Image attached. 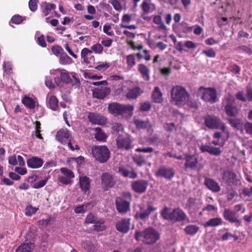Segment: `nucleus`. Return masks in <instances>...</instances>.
<instances>
[{
    "mask_svg": "<svg viewBox=\"0 0 252 252\" xmlns=\"http://www.w3.org/2000/svg\"><path fill=\"white\" fill-rule=\"evenodd\" d=\"M190 95L183 87L179 85L173 86L171 90V102L179 107L185 105L190 106Z\"/></svg>",
    "mask_w": 252,
    "mask_h": 252,
    "instance_id": "obj_1",
    "label": "nucleus"
},
{
    "mask_svg": "<svg viewBox=\"0 0 252 252\" xmlns=\"http://www.w3.org/2000/svg\"><path fill=\"white\" fill-rule=\"evenodd\" d=\"M134 237L137 241H141L147 244H152L159 239V234L154 229L148 228L143 232L136 231Z\"/></svg>",
    "mask_w": 252,
    "mask_h": 252,
    "instance_id": "obj_2",
    "label": "nucleus"
},
{
    "mask_svg": "<svg viewBox=\"0 0 252 252\" xmlns=\"http://www.w3.org/2000/svg\"><path fill=\"white\" fill-rule=\"evenodd\" d=\"M108 110L115 116L127 114L131 117L133 114L134 106L130 104L123 105L114 102L108 105Z\"/></svg>",
    "mask_w": 252,
    "mask_h": 252,
    "instance_id": "obj_3",
    "label": "nucleus"
},
{
    "mask_svg": "<svg viewBox=\"0 0 252 252\" xmlns=\"http://www.w3.org/2000/svg\"><path fill=\"white\" fill-rule=\"evenodd\" d=\"M93 157L100 163L106 162L110 157V151L105 146H96L92 148Z\"/></svg>",
    "mask_w": 252,
    "mask_h": 252,
    "instance_id": "obj_4",
    "label": "nucleus"
},
{
    "mask_svg": "<svg viewBox=\"0 0 252 252\" xmlns=\"http://www.w3.org/2000/svg\"><path fill=\"white\" fill-rule=\"evenodd\" d=\"M161 215L164 219L170 220L174 221H180L185 220L187 216L185 213L180 209H175L172 212L167 208L161 212Z\"/></svg>",
    "mask_w": 252,
    "mask_h": 252,
    "instance_id": "obj_5",
    "label": "nucleus"
},
{
    "mask_svg": "<svg viewBox=\"0 0 252 252\" xmlns=\"http://www.w3.org/2000/svg\"><path fill=\"white\" fill-rule=\"evenodd\" d=\"M197 95L205 102L214 103L217 101V91L212 88L200 87L198 89Z\"/></svg>",
    "mask_w": 252,
    "mask_h": 252,
    "instance_id": "obj_6",
    "label": "nucleus"
},
{
    "mask_svg": "<svg viewBox=\"0 0 252 252\" xmlns=\"http://www.w3.org/2000/svg\"><path fill=\"white\" fill-rule=\"evenodd\" d=\"M235 102L234 96L228 94L222 101L226 114L230 117H236L239 113V109L233 105Z\"/></svg>",
    "mask_w": 252,
    "mask_h": 252,
    "instance_id": "obj_7",
    "label": "nucleus"
},
{
    "mask_svg": "<svg viewBox=\"0 0 252 252\" xmlns=\"http://www.w3.org/2000/svg\"><path fill=\"white\" fill-rule=\"evenodd\" d=\"M56 139L63 144H67L68 147L72 151L75 149L79 150L78 145L74 148L71 143L72 136L70 132L66 129H61L58 131L56 134Z\"/></svg>",
    "mask_w": 252,
    "mask_h": 252,
    "instance_id": "obj_8",
    "label": "nucleus"
},
{
    "mask_svg": "<svg viewBox=\"0 0 252 252\" xmlns=\"http://www.w3.org/2000/svg\"><path fill=\"white\" fill-rule=\"evenodd\" d=\"M137 207L139 208L140 211L135 210L134 217L136 219H148L149 216L157 210V208L151 204L148 205L146 208L140 205H138Z\"/></svg>",
    "mask_w": 252,
    "mask_h": 252,
    "instance_id": "obj_9",
    "label": "nucleus"
},
{
    "mask_svg": "<svg viewBox=\"0 0 252 252\" xmlns=\"http://www.w3.org/2000/svg\"><path fill=\"white\" fill-rule=\"evenodd\" d=\"M205 125L210 129H220L224 130L226 126L219 118L214 116H208L205 118Z\"/></svg>",
    "mask_w": 252,
    "mask_h": 252,
    "instance_id": "obj_10",
    "label": "nucleus"
},
{
    "mask_svg": "<svg viewBox=\"0 0 252 252\" xmlns=\"http://www.w3.org/2000/svg\"><path fill=\"white\" fill-rule=\"evenodd\" d=\"M60 76L54 78V81L56 85L60 88H62L66 84L70 83L71 78L69 72L65 69H61L59 73Z\"/></svg>",
    "mask_w": 252,
    "mask_h": 252,
    "instance_id": "obj_11",
    "label": "nucleus"
},
{
    "mask_svg": "<svg viewBox=\"0 0 252 252\" xmlns=\"http://www.w3.org/2000/svg\"><path fill=\"white\" fill-rule=\"evenodd\" d=\"M222 134L219 132H216L214 133L213 137L214 140L213 143L214 145L223 146L225 141L227 140L229 136V132L227 129L226 126L225 127L224 130H221Z\"/></svg>",
    "mask_w": 252,
    "mask_h": 252,
    "instance_id": "obj_12",
    "label": "nucleus"
},
{
    "mask_svg": "<svg viewBox=\"0 0 252 252\" xmlns=\"http://www.w3.org/2000/svg\"><path fill=\"white\" fill-rule=\"evenodd\" d=\"M132 141L129 136L119 135L117 139V145L119 149L128 150L132 147Z\"/></svg>",
    "mask_w": 252,
    "mask_h": 252,
    "instance_id": "obj_13",
    "label": "nucleus"
},
{
    "mask_svg": "<svg viewBox=\"0 0 252 252\" xmlns=\"http://www.w3.org/2000/svg\"><path fill=\"white\" fill-rule=\"evenodd\" d=\"M130 219L129 218L122 219L116 222L115 226L117 230L122 233H126L130 229Z\"/></svg>",
    "mask_w": 252,
    "mask_h": 252,
    "instance_id": "obj_14",
    "label": "nucleus"
},
{
    "mask_svg": "<svg viewBox=\"0 0 252 252\" xmlns=\"http://www.w3.org/2000/svg\"><path fill=\"white\" fill-rule=\"evenodd\" d=\"M79 185L81 191L86 194L89 192L91 187V181L87 176L82 174L79 176Z\"/></svg>",
    "mask_w": 252,
    "mask_h": 252,
    "instance_id": "obj_15",
    "label": "nucleus"
},
{
    "mask_svg": "<svg viewBox=\"0 0 252 252\" xmlns=\"http://www.w3.org/2000/svg\"><path fill=\"white\" fill-rule=\"evenodd\" d=\"M203 202L200 199L189 198L186 204V208L190 213L196 212L201 208Z\"/></svg>",
    "mask_w": 252,
    "mask_h": 252,
    "instance_id": "obj_16",
    "label": "nucleus"
},
{
    "mask_svg": "<svg viewBox=\"0 0 252 252\" xmlns=\"http://www.w3.org/2000/svg\"><path fill=\"white\" fill-rule=\"evenodd\" d=\"M175 175V172L172 168L162 167L158 169L156 175L159 177H163L167 180L171 179Z\"/></svg>",
    "mask_w": 252,
    "mask_h": 252,
    "instance_id": "obj_17",
    "label": "nucleus"
},
{
    "mask_svg": "<svg viewBox=\"0 0 252 252\" xmlns=\"http://www.w3.org/2000/svg\"><path fill=\"white\" fill-rule=\"evenodd\" d=\"M116 208L120 213H125L129 210L130 203L122 197H119L116 202Z\"/></svg>",
    "mask_w": 252,
    "mask_h": 252,
    "instance_id": "obj_18",
    "label": "nucleus"
},
{
    "mask_svg": "<svg viewBox=\"0 0 252 252\" xmlns=\"http://www.w3.org/2000/svg\"><path fill=\"white\" fill-rule=\"evenodd\" d=\"M224 219L231 222L235 223L237 226L241 225V220L238 219L236 213L229 209H225L223 212Z\"/></svg>",
    "mask_w": 252,
    "mask_h": 252,
    "instance_id": "obj_19",
    "label": "nucleus"
},
{
    "mask_svg": "<svg viewBox=\"0 0 252 252\" xmlns=\"http://www.w3.org/2000/svg\"><path fill=\"white\" fill-rule=\"evenodd\" d=\"M148 183L145 180L134 181L132 183L131 187L133 190L139 193L144 192L147 188Z\"/></svg>",
    "mask_w": 252,
    "mask_h": 252,
    "instance_id": "obj_20",
    "label": "nucleus"
},
{
    "mask_svg": "<svg viewBox=\"0 0 252 252\" xmlns=\"http://www.w3.org/2000/svg\"><path fill=\"white\" fill-rule=\"evenodd\" d=\"M118 172L125 177H129L131 179H135L137 177V174L134 170L128 166H120L118 168Z\"/></svg>",
    "mask_w": 252,
    "mask_h": 252,
    "instance_id": "obj_21",
    "label": "nucleus"
},
{
    "mask_svg": "<svg viewBox=\"0 0 252 252\" xmlns=\"http://www.w3.org/2000/svg\"><path fill=\"white\" fill-rule=\"evenodd\" d=\"M88 118L91 123L95 125H102L106 122V119L104 117L94 113H90Z\"/></svg>",
    "mask_w": 252,
    "mask_h": 252,
    "instance_id": "obj_22",
    "label": "nucleus"
},
{
    "mask_svg": "<svg viewBox=\"0 0 252 252\" xmlns=\"http://www.w3.org/2000/svg\"><path fill=\"white\" fill-rule=\"evenodd\" d=\"M110 92V89L108 87H98L93 90V96L98 99H103L108 95Z\"/></svg>",
    "mask_w": 252,
    "mask_h": 252,
    "instance_id": "obj_23",
    "label": "nucleus"
},
{
    "mask_svg": "<svg viewBox=\"0 0 252 252\" xmlns=\"http://www.w3.org/2000/svg\"><path fill=\"white\" fill-rule=\"evenodd\" d=\"M222 179L223 181L229 184H232L236 185L239 182L236 175L234 174V173L229 171H226L223 172L222 175Z\"/></svg>",
    "mask_w": 252,
    "mask_h": 252,
    "instance_id": "obj_24",
    "label": "nucleus"
},
{
    "mask_svg": "<svg viewBox=\"0 0 252 252\" xmlns=\"http://www.w3.org/2000/svg\"><path fill=\"white\" fill-rule=\"evenodd\" d=\"M186 159L185 167L187 168L195 169L197 167L198 161L197 158L194 156L186 155L185 157Z\"/></svg>",
    "mask_w": 252,
    "mask_h": 252,
    "instance_id": "obj_25",
    "label": "nucleus"
},
{
    "mask_svg": "<svg viewBox=\"0 0 252 252\" xmlns=\"http://www.w3.org/2000/svg\"><path fill=\"white\" fill-rule=\"evenodd\" d=\"M27 162L28 167L33 169L40 168L43 164V160L37 157H33L29 158Z\"/></svg>",
    "mask_w": 252,
    "mask_h": 252,
    "instance_id": "obj_26",
    "label": "nucleus"
},
{
    "mask_svg": "<svg viewBox=\"0 0 252 252\" xmlns=\"http://www.w3.org/2000/svg\"><path fill=\"white\" fill-rule=\"evenodd\" d=\"M152 98L153 101L156 103H161L163 101L162 93L158 87H155Z\"/></svg>",
    "mask_w": 252,
    "mask_h": 252,
    "instance_id": "obj_27",
    "label": "nucleus"
},
{
    "mask_svg": "<svg viewBox=\"0 0 252 252\" xmlns=\"http://www.w3.org/2000/svg\"><path fill=\"white\" fill-rule=\"evenodd\" d=\"M37 100L28 96H24L22 99V102L27 108L33 109L36 105Z\"/></svg>",
    "mask_w": 252,
    "mask_h": 252,
    "instance_id": "obj_28",
    "label": "nucleus"
},
{
    "mask_svg": "<svg viewBox=\"0 0 252 252\" xmlns=\"http://www.w3.org/2000/svg\"><path fill=\"white\" fill-rule=\"evenodd\" d=\"M205 184L207 188L214 192H218L220 188L219 184L211 179H206L205 181Z\"/></svg>",
    "mask_w": 252,
    "mask_h": 252,
    "instance_id": "obj_29",
    "label": "nucleus"
},
{
    "mask_svg": "<svg viewBox=\"0 0 252 252\" xmlns=\"http://www.w3.org/2000/svg\"><path fill=\"white\" fill-rule=\"evenodd\" d=\"M222 223V220L220 218H215L211 219L204 224V226L214 227L221 225Z\"/></svg>",
    "mask_w": 252,
    "mask_h": 252,
    "instance_id": "obj_30",
    "label": "nucleus"
},
{
    "mask_svg": "<svg viewBox=\"0 0 252 252\" xmlns=\"http://www.w3.org/2000/svg\"><path fill=\"white\" fill-rule=\"evenodd\" d=\"M41 7L43 8V12L45 15L47 16L52 10L56 9V6L54 3L43 2L41 4Z\"/></svg>",
    "mask_w": 252,
    "mask_h": 252,
    "instance_id": "obj_31",
    "label": "nucleus"
},
{
    "mask_svg": "<svg viewBox=\"0 0 252 252\" xmlns=\"http://www.w3.org/2000/svg\"><path fill=\"white\" fill-rule=\"evenodd\" d=\"M142 93V91L138 87H135L129 91L126 94L128 99H135Z\"/></svg>",
    "mask_w": 252,
    "mask_h": 252,
    "instance_id": "obj_32",
    "label": "nucleus"
},
{
    "mask_svg": "<svg viewBox=\"0 0 252 252\" xmlns=\"http://www.w3.org/2000/svg\"><path fill=\"white\" fill-rule=\"evenodd\" d=\"M34 248V245L32 243H24L21 245L15 252H30Z\"/></svg>",
    "mask_w": 252,
    "mask_h": 252,
    "instance_id": "obj_33",
    "label": "nucleus"
},
{
    "mask_svg": "<svg viewBox=\"0 0 252 252\" xmlns=\"http://www.w3.org/2000/svg\"><path fill=\"white\" fill-rule=\"evenodd\" d=\"M138 70L145 80L148 81L150 79L149 70L146 66L140 64L138 65Z\"/></svg>",
    "mask_w": 252,
    "mask_h": 252,
    "instance_id": "obj_34",
    "label": "nucleus"
},
{
    "mask_svg": "<svg viewBox=\"0 0 252 252\" xmlns=\"http://www.w3.org/2000/svg\"><path fill=\"white\" fill-rule=\"evenodd\" d=\"M199 227L194 224H189L187 225L184 229L186 234L189 235H194L199 230Z\"/></svg>",
    "mask_w": 252,
    "mask_h": 252,
    "instance_id": "obj_35",
    "label": "nucleus"
},
{
    "mask_svg": "<svg viewBox=\"0 0 252 252\" xmlns=\"http://www.w3.org/2000/svg\"><path fill=\"white\" fill-rule=\"evenodd\" d=\"M102 184L106 187H110L112 186V176L107 173L103 174L101 176Z\"/></svg>",
    "mask_w": 252,
    "mask_h": 252,
    "instance_id": "obj_36",
    "label": "nucleus"
},
{
    "mask_svg": "<svg viewBox=\"0 0 252 252\" xmlns=\"http://www.w3.org/2000/svg\"><path fill=\"white\" fill-rule=\"evenodd\" d=\"M141 8L145 14H148L156 9V6L154 3L142 2Z\"/></svg>",
    "mask_w": 252,
    "mask_h": 252,
    "instance_id": "obj_37",
    "label": "nucleus"
},
{
    "mask_svg": "<svg viewBox=\"0 0 252 252\" xmlns=\"http://www.w3.org/2000/svg\"><path fill=\"white\" fill-rule=\"evenodd\" d=\"M59 62L62 65H66L71 63L72 60L70 57L63 53L60 56Z\"/></svg>",
    "mask_w": 252,
    "mask_h": 252,
    "instance_id": "obj_38",
    "label": "nucleus"
},
{
    "mask_svg": "<svg viewBox=\"0 0 252 252\" xmlns=\"http://www.w3.org/2000/svg\"><path fill=\"white\" fill-rule=\"evenodd\" d=\"M134 123L136 127L139 129H143L150 126V124L148 121H144L142 120L135 119L134 121Z\"/></svg>",
    "mask_w": 252,
    "mask_h": 252,
    "instance_id": "obj_39",
    "label": "nucleus"
},
{
    "mask_svg": "<svg viewBox=\"0 0 252 252\" xmlns=\"http://www.w3.org/2000/svg\"><path fill=\"white\" fill-rule=\"evenodd\" d=\"M92 53V51L87 48H84L82 50L81 52V58L83 59L84 63L87 64L90 63V62L88 57V54H91Z\"/></svg>",
    "mask_w": 252,
    "mask_h": 252,
    "instance_id": "obj_40",
    "label": "nucleus"
},
{
    "mask_svg": "<svg viewBox=\"0 0 252 252\" xmlns=\"http://www.w3.org/2000/svg\"><path fill=\"white\" fill-rule=\"evenodd\" d=\"M48 104L52 110L56 111L58 107V100L55 96L51 95L49 98Z\"/></svg>",
    "mask_w": 252,
    "mask_h": 252,
    "instance_id": "obj_41",
    "label": "nucleus"
},
{
    "mask_svg": "<svg viewBox=\"0 0 252 252\" xmlns=\"http://www.w3.org/2000/svg\"><path fill=\"white\" fill-rule=\"evenodd\" d=\"M110 63L106 62H102L94 67V68L101 72H104L110 67Z\"/></svg>",
    "mask_w": 252,
    "mask_h": 252,
    "instance_id": "obj_42",
    "label": "nucleus"
},
{
    "mask_svg": "<svg viewBox=\"0 0 252 252\" xmlns=\"http://www.w3.org/2000/svg\"><path fill=\"white\" fill-rule=\"evenodd\" d=\"M95 131H96V133L94 135V137L97 140L104 141L105 140L106 136L100 128H96Z\"/></svg>",
    "mask_w": 252,
    "mask_h": 252,
    "instance_id": "obj_43",
    "label": "nucleus"
},
{
    "mask_svg": "<svg viewBox=\"0 0 252 252\" xmlns=\"http://www.w3.org/2000/svg\"><path fill=\"white\" fill-rule=\"evenodd\" d=\"M81 246L84 249L89 252H94L95 250L94 245L89 241L83 242Z\"/></svg>",
    "mask_w": 252,
    "mask_h": 252,
    "instance_id": "obj_44",
    "label": "nucleus"
},
{
    "mask_svg": "<svg viewBox=\"0 0 252 252\" xmlns=\"http://www.w3.org/2000/svg\"><path fill=\"white\" fill-rule=\"evenodd\" d=\"M108 2L112 5L115 10L121 11L123 10V6L120 0H109Z\"/></svg>",
    "mask_w": 252,
    "mask_h": 252,
    "instance_id": "obj_45",
    "label": "nucleus"
},
{
    "mask_svg": "<svg viewBox=\"0 0 252 252\" xmlns=\"http://www.w3.org/2000/svg\"><path fill=\"white\" fill-rule=\"evenodd\" d=\"M38 210V208L33 207L31 205L29 204L25 209V215L27 216H31L35 214Z\"/></svg>",
    "mask_w": 252,
    "mask_h": 252,
    "instance_id": "obj_46",
    "label": "nucleus"
},
{
    "mask_svg": "<svg viewBox=\"0 0 252 252\" xmlns=\"http://www.w3.org/2000/svg\"><path fill=\"white\" fill-rule=\"evenodd\" d=\"M91 51L96 54H100L103 51V47L101 44L96 43L91 47Z\"/></svg>",
    "mask_w": 252,
    "mask_h": 252,
    "instance_id": "obj_47",
    "label": "nucleus"
},
{
    "mask_svg": "<svg viewBox=\"0 0 252 252\" xmlns=\"http://www.w3.org/2000/svg\"><path fill=\"white\" fill-rule=\"evenodd\" d=\"M61 172L63 173L65 177H66L70 179L74 178V174L72 171L68 169L65 167H62L60 169Z\"/></svg>",
    "mask_w": 252,
    "mask_h": 252,
    "instance_id": "obj_48",
    "label": "nucleus"
},
{
    "mask_svg": "<svg viewBox=\"0 0 252 252\" xmlns=\"http://www.w3.org/2000/svg\"><path fill=\"white\" fill-rule=\"evenodd\" d=\"M151 108V103L149 101H146L140 103L139 109L141 112H147L150 110Z\"/></svg>",
    "mask_w": 252,
    "mask_h": 252,
    "instance_id": "obj_49",
    "label": "nucleus"
},
{
    "mask_svg": "<svg viewBox=\"0 0 252 252\" xmlns=\"http://www.w3.org/2000/svg\"><path fill=\"white\" fill-rule=\"evenodd\" d=\"M90 205V203H87L82 205L77 206L75 208L74 212L77 214L83 213L87 210V208Z\"/></svg>",
    "mask_w": 252,
    "mask_h": 252,
    "instance_id": "obj_50",
    "label": "nucleus"
},
{
    "mask_svg": "<svg viewBox=\"0 0 252 252\" xmlns=\"http://www.w3.org/2000/svg\"><path fill=\"white\" fill-rule=\"evenodd\" d=\"M94 230L97 231H102L106 229V226L104 224V221L102 220L97 222V221L94 223Z\"/></svg>",
    "mask_w": 252,
    "mask_h": 252,
    "instance_id": "obj_51",
    "label": "nucleus"
},
{
    "mask_svg": "<svg viewBox=\"0 0 252 252\" xmlns=\"http://www.w3.org/2000/svg\"><path fill=\"white\" fill-rule=\"evenodd\" d=\"M126 63L128 67L131 68L135 64V58L133 55H129L126 57Z\"/></svg>",
    "mask_w": 252,
    "mask_h": 252,
    "instance_id": "obj_52",
    "label": "nucleus"
},
{
    "mask_svg": "<svg viewBox=\"0 0 252 252\" xmlns=\"http://www.w3.org/2000/svg\"><path fill=\"white\" fill-rule=\"evenodd\" d=\"M52 53L56 56H60L63 53V49L59 46H53L51 49Z\"/></svg>",
    "mask_w": 252,
    "mask_h": 252,
    "instance_id": "obj_53",
    "label": "nucleus"
},
{
    "mask_svg": "<svg viewBox=\"0 0 252 252\" xmlns=\"http://www.w3.org/2000/svg\"><path fill=\"white\" fill-rule=\"evenodd\" d=\"M108 80L114 82H119L122 83L124 80V78L123 76H120L118 75H112L108 78Z\"/></svg>",
    "mask_w": 252,
    "mask_h": 252,
    "instance_id": "obj_54",
    "label": "nucleus"
},
{
    "mask_svg": "<svg viewBox=\"0 0 252 252\" xmlns=\"http://www.w3.org/2000/svg\"><path fill=\"white\" fill-rule=\"evenodd\" d=\"M236 50L238 51L239 53H246L249 55H251L252 54V49L246 46H241L238 47Z\"/></svg>",
    "mask_w": 252,
    "mask_h": 252,
    "instance_id": "obj_55",
    "label": "nucleus"
},
{
    "mask_svg": "<svg viewBox=\"0 0 252 252\" xmlns=\"http://www.w3.org/2000/svg\"><path fill=\"white\" fill-rule=\"evenodd\" d=\"M59 181L63 185H69L71 184L72 181L71 179L63 176H59L58 177Z\"/></svg>",
    "mask_w": 252,
    "mask_h": 252,
    "instance_id": "obj_56",
    "label": "nucleus"
},
{
    "mask_svg": "<svg viewBox=\"0 0 252 252\" xmlns=\"http://www.w3.org/2000/svg\"><path fill=\"white\" fill-rule=\"evenodd\" d=\"M111 26L109 24H105L103 28V32L109 36H113L114 32L111 30Z\"/></svg>",
    "mask_w": 252,
    "mask_h": 252,
    "instance_id": "obj_57",
    "label": "nucleus"
},
{
    "mask_svg": "<svg viewBox=\"0 0 252 252\" xmlns=\"http://www.w3.org/2000/svg\"><path fill=\"white\" fill-rule=\"evenodd\" d=\"M48 180V178H46L43 180H41L35 183L33 186V188L34 189H39L44 187L47 183Z\"/></svg>",
    "mask_w": 252,
    "mask_h": 252,
    "instance_id": "obj_58",
    "label": "nucleus"
},
{
    "mask_svg": "<svg viewBox=\"0 0 252 252\" xmlns=\"http://www.w3.org/2000/svg\"><path fill=\"white\" fill-rule=\"evenodd\" d=\"M153 21L154 23L158 25L160 28L164 29L165 28L163 23L162 22L160 16L158 15L154 16Z\"/></svg>",
    "mask_w": 252,
    "mask_h": 252,
    "instance_id": "obj_59",
    "label": "nucleus"
},
{
    "mask_svg": "<svg viewBox=\"0 0 252 252\" xmlns=\"http://www.w3.org/2000/svg\"><path fill=\"white\" fill-rule=\"evenodd\" d=\"M229 122L232 126L239 128L241 126V121L239 119H229Z\"/></svg>",
    "mask_w": 252,
    "mask_h": 252,
    "instance_id": "obj_60",
    "label": "nucleus"
},
{
    "mask_svg": "<svg viewBox=\"0 0 252 252\" xmlns=\"http://www.w3.org/2000/svg\"><path fill=\"white\" fill-rule=\"evenodd\" d=\"M96 221V219L93 214H89L85 220V222L87 223H94Z\"/></svg>",
    "mask_w": 252,
    "mask_h": 252,
    "instance_id": "obj_61",
    "label": "nucleus"
},
{
    "mask_svg": "<svg viewBox=\"0 0 252 252\" xmlns=\"http://www.w3.org/2000/svg\"><path fill=\"white\" fill-rule=\"evenodd\" d=\"M29 6L31 11H35L37 8L36 0H30L29 2Z\"/></svg>",
    "mask_w": 252,
    "mask_h": 252,
    "instance_id": "obj_62",
    "label": "nucleus"
},
{
    "mask_svg": "<svg viewBox=\"0 0 252 252\" xmlns=\"http://www.w3.org/2000/svg\"><path fill=\"white\" fill-rule=\"evenodd\" d=\"M202 53L209 58H215L216 56V52L212 49H209L207 50H203Z\"/></svg>",
    "mask_w": 252,
    "mask_h": 252,
    "instance_id": "obj_63",
    "label": "nucleus"
},
{
    "mask_svg": "<svg viewBox=\"0 0 252 252\" xmlns=\"http://www.w3.org/2000/svg\"><path fill=\"white\" fill-rule=\"evenodd\" d=\"M112 42L113 40L110 38H103L101 41V44L102 46L104 47H110L112 45Z\"/></svg>",
    "mask_w": 252,
    "mask_h": 252,
    "instance_id": "obj_64",
    "label": "nucleus"
}]
</instances>
